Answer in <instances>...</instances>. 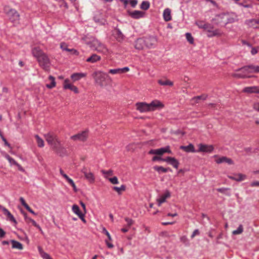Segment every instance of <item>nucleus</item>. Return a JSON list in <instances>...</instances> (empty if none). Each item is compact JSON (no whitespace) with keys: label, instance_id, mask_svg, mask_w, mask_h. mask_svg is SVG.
Here are the masks:
<instances>
[{"label":"nucleus","instance_id":"nucleus-1","mask_svg":"<svg viewBox=\"0 0 259 259\" xmlns=\"http://www.w3.org/2000/svg\"><path fill=\"white\" fill-rule=\"evenodd\" d=\"M196 24L199 28L203 29L207 32V36L209 37L219 36L222 34L221 31L219 29H213L211 24L205 23L202 21L197 22Z\"/></svg>","mask_w":259,"mask_h":259},{"label":"nucleus","instance_id":"nucleus-2","mask_svg":"<svg viewBox=\"0 0 259 259\" xmlns=\"http://www.w3.org/2000/svg\"><path fill=\"white\" fill-rule=\"evenodd\" d=\"M234 19L231 18L230 15L226 14H221L217 15L212 20L214 24L220 26H225L228 23H232Z\"/></svg>","mask_w":259,"mask_h":259},{"label":"nucleus","instance_id":"nucleus-3","mask_svg":"<svg viewBox=\"0 0 259 259\" xmlns=\"http://www.w3.org/2000/svg\"><path fill=\"white\" fill-rule=\"evenodd\" d=\"M90 47L93 50L104 55L110 54L108 48L99 40L94 38L90 43Z\"/></svg>","mask_w":259,"mask_h":259},{"label":"nucleus","instance_id":"nucleus-4","mask_svg":"<svg viewBox=\"0 0 259 259\" xmlns=\"http://www.w3.org/2000/svg\"><path fill=\"white\" fill-rule=\"evenodd\" d=\"M92 76L95 79V83L101 87H103L106 84V80L109 78L107 73L100 70L94 72Z\"/></svg>","mask_w":259,"mask_h":259},{"label":"nucleus","instance_id":"nucleus-5","mask_svg":"<svg viewBox=\"0 0 259 259\" xmlns=\"http://www.w3.org/2000/svg\"><path fill=\"white\" fill-rule=\"evenodd\" d=\"M44 137L49 145L56 151L61 146V143L58 137L53 133H48L44 135Z\"/></svg>","mask_w":259,"mask_h":259},{"label":"nucleus","instance_id":"nucleus-6","mask_svg":"<svg viewBox=\"0 0 259 259\" xmlns=\"http://www.w3.org/2000/svg\"><path fill=\"white\" fill-rule=\"evenodd\" d=\"M5 13L8 15L12 21H16L19 19L20 15L16 10L6 7L4 9Z\"/></svg>","mask_w":259,"mask_h":259},{"label":"nucleus","instance_id":"nucleus-7","mask_svg":"<svg viewBox=\"0 0 259 259\" xmlns=\"http://www.w3.org/2000/svg\"><path fill=\"white\" fill-rule=\"evenodd\" d=\"M166 153L169 154H171L172 153L169 146H166L164 147L156 149H151L149 152L150 154H154L159 156L162 155Z\"/></svg>","mask_w":259,"mask_h":259},{"label":"nucleus","instance_id":"nucleus-8","mask_svg":"<svg viewBox=\"0 0 259 259\" xmlns=\"http://www.w3.org/2000/svg\"><path fill=\"white\" fill-rule=\"evenodd\" d=\"M150 111H154L156 110H160L162 109L164 105V104L158 100H154L148 103Z\"/></svg>","mask_w":259,"mask_h":259},{"label":"nucleus","instance_id":"nucleus-9","mask_svg":"<svg viewBox=\"0 0 259 259\" xmlns=\"http://www.w3.org/2000/svg\"><path fill=\"white\" fill-rule=\"evenodd\" d=\"M39 65L46 70H48L50 67V60L48 56L44 54L37 60Z\"/></svg>","mask_w":259,"mask_h":259},{"label":"nucleus","instance_id":"nucleus-10","mask_svg":"<svg viewBox=\"0 0 259 259\" xmlns=\"http://www.w3.org/2000/svg\"><path fill=\"white\" fill-rule=\"evenodd\" d=\"M198 149L197 152L211 153L214 149V147L211 145H206L204 144H199L197 145Z\"/></svg>","mask_w":259,"mask_h":259},{"label":"nucleus","instance_id":"nucleus-11","mask_svg":"<svg viewBox=\"0 0 259 259\" xmlns=\"http://www.w3.org/2000/svg\"><path fill=\"white\" fill-rule=\"evenodd\" d=\"M88 137V132L87 131H83L76 135L71 137V139L73 141H85Z\"/></svg>","mask_w":259,"mask_h":259},{"label":"nucleus","instance_id":"nucleus-12","mask_svg":"<svg viewBox=\"0 0 259 259\" xmlns=\"http://www.w3.org/2000/svg\"><path fill=\"white\" fill-rule=\"evenodd\" d=\"M245 68V66L239 69L238 70L236 71L234 74L233 76L238 78H244V77H250L249 74L250 69L247 70H244V69Z\"/></svg>","mask_w":259,"mask_h":259},{"label":"nucleus","instance_id":"nucleus-13","mask_svg":"<svg viewBox=\"0 0 259 259\" xmlns=\"http://www.w3.org/2000/svg\"><path fill=\"white\" fill-rule=\"evenodd\" d=\"M163 161L171 165L175 168L177 169L180 165L179 161L174 157L167 156L163 159Z\"/></svg>","mask_w":259,"mask_h":259},{"label":"nucleus","instance_id":"nucleus-14","mask_svg":"<svg viewBox=\"0 0 259 259\" xmlns=\"http://www.w3.org/2000/svg\"><path fill=\"white\" fill-rule=\"evenodd\" d=\"M213 158H214L215 162L218 164L227 163L228 164L231 165L233 163L231 159L226 156L220 157L218 155H215L213 156Z\"/></svg>","mask_w":259,"mask_h":259},{"label":"nucleus","instance_id":"nucleus-15","mask_svg":"<svg viewBox=\"0 0 259 259\" xmlns=\"http://www.w3.org/2000/svg\"><path fill=\"white\" fill-rule=\"evenodd\" d=\"M127 14L131 18L134 19H139L145 16V12L139 10L128 11H127Z\"/></svg>","mask_w":259,"mask_h":259},{"label":"nucleus","instance_id":"nucleus-16","mask_svg":"<svg viewBox=\"0 0 259 259\" xmlns=\"http://www.w3.org/2000/svg\"><path fill=\"white\" fill-rule=\"evenodd\" d=\"M136 109L141 113L150 112L148 103L138 102L136 104Z\"/></svg>","mask_w":259,"mask_h":259},{"label":"nucleus","instance_id":"nucleus-17","mask_svg":"<svg viewBox=\"0 0 259 259\" xmlns=\"http://www.w3.org/2000/svg\"><path fill=\"white\" fill-rule=\"evenodd\" d=\"M81 172L84 174L85 179L90 183H94L95 177L94 175L90 170H88L85 168H83L81 170Z\"/></svg>","mask_w":259,"mask_h":259},{"label":"nucleus","instance_id":"nucleus-18","mask_svg":"<svg viewBox=\"0 0 259 259\" xmlns=\"http://www.w3.org/2000/svg\"><path fill=\"white\" fill-rule=\"evenodd\" d=\"M170 197V193L168 191H166L163 194L159 195L156 199L158 206L166 201V200Z\"/></svg>","mask_w":259,"mask_h":259},{"label":"nucleus","instance_id":"nucleus-19","mask_svg":"<svg viewBox=\"0 0 259 259\" xmlns=\"http://www.w3.org/2000/svg\"><path fill=\"white\" fill-rule=\"evenodd\" d=\"M145 46L149 48L154 47L157 42V38L155 37H149L144 39Z\"/></svg>","mask_w":259,"mask_h":259},{"label":"nucleus","instance_id":"nucleus-20","mask_svg":"<svg viewBox=\"0 0 259 259\" xmlns=\"http://www.w3.org/2000/svg\"><path fill=\"white\" fill-rule=\"evenodd\" d=\"M0 209L3 212L4 214L7 217L8 219H9V221L13 222L15 224H16L17 223L15 218L11 214V213L9 211L8 209H7L6 208L3 207V206H1Z\"/></svg>","mask_w":259,"mask_h":259},{"label":"nucleus","instance_id":"nucleus-21","mask_svg":"<svg viewBox=\"0 0 259 259\" xmlns=\"http://www.w3.org/2000/svg\"><path fill=\"white\" fill-rule=\"evenodd\" d=\"M130 68L128 67H124L121 68H115L109 69V72L112 74H122L129 71Z\"/></svg>","mask_w":259,"mask_h":259},{"label":"nucleus","instance_id":"nucleus-22","mask_svg":"<svg viewBox=\"0 0 259 259\" xmlns=\"http://www.w3.org/2000/svg\"><path fill=\"white\" fill-rule=\"evenodd\" d=\"M228 178L231 180L238 182H240L244 180L246 178V176L245 175L238 173L235 174L232 176H229Z\"/></svg>","mask_w":259,"mask_h":259},{"label":"nucleus","instance_id":"nucleus-23","mask_svg":"<svg viewBox=\"0 0 259 259\" xmlns=\"http://www.w3.org/2000/svg\"><path fill=\"white\" fill-rule=\"evenodd\" d=\"M180 149L184 151L185 152L187 153H196L197 152V150H195L194 148V146L191 144L190 143L187 146H181L180 147Z\"/></svg>","mask_w":259,"mask_h":259},{"label":"nucleus","instance_id":"nucleus-24","mask_svg":"<svg viewBox=\"0 0 259 259\" xmlns=\"http://www.w3.org/2000/svg\"><path fill=\"white\" fill-rule=\"evenodd\" d=\"M32 54L33 56L37 59L40 58L42 55L45 54L39 48H34L32 49Z\"/></svg>","mask_w":259,"mask_h":259},{"label":"nucleus","instance_id":"nucleus-25","mask_svg":"<svg viewBox=\"0 0 259 259\" xmlns=\"http://www.w3.org/2000/svg\"><path fill=\"white\" fill-rule=\"evenodd\" d=\"M144 38L138 39L135 44V47L137 50H142L145 46V42Z\"/></svg>","mask_w":259,"mask_h":259},{"label":"nucleus","instance_id":"nucleus-26","mask_svg":"<svg viewBox=\"0 0 259 259\" xmlns=\"http://www.w3.org/2000/svg\"><path fill=\"white\" fill-rule=\"evenodd\" d=\"M113 35L114 37L116 39V40L118 41H121L124 39V35L121 32V31L118 29H116L114 32Z\"/></svg>","mask_w":259,"mask_h":259},{"label":"nucleus","instance_id":"nucleus-27","mask_svg":"<svg viewBox=\"0 0 259 259\" xmlns=\"http://www.w3.org/2000/svg\"><path fill=\"white\" fill-rule=\"evenodd\" d=\"M86 75L87 74L84 73H74L71 75V78L73 81H76L85 77Z\"/></svg>","mask_w":259,"mask_h":259},{"label":"nucleus","instance_id":"nucleus-28","mask_svg":"<svg viewBox=\"0 0 259 259\" xmlns=\"http://www.w3.org/2000/svg\"><path fill=\"white\" fill-rule=\"evenodd\" d=\"M163 18L165 21H169L171 20V10L169 8H166L164 10Z\"/></svg>","mask_w":259,"mask_h":259},{"label":"nucleus","instance_id":"nucleus-29","mask_svg":"<svg viewBox=\"0 0 259 259\" xmlns=\"http://www.w3.org/2000/svg\"><path fill=\"white\" fill-rule=\"evenodd\" d=\"M101 59V58L100 56L94 54H93L91 57H89L86 61L88 62L94 63L100 61Z\"/></svg>","mask_w":259,"mask_h":259},{"label":"nucleus","instance_id":"nucleus-30","mask_svg":"<svg viewBox=\"0 0 259 259\" xmlns=\"http://www.w3.org/2000/svg\"><path fill=\"white\" fill-rule=\"evenodd\" d=\"M38 252L43 259H53L47 252H45L40 246L38 247Z\"/></svg>","mask_w":259,"mask_h":259},{"label":"nucleus","instance_id":"nucleus-31","mask_svg":"<svg viewBox=\"0 0 259 259\" xmlns=\"http://www.w3.org/2000/svg\"><path fill=\"white\" fill-rule=\"evenodd\" d=\"M243 92L248 93H258L259 89L255 86L248 87L244 88Z\"/></svg>","mask_w":259,"mask_h":259},{"label":"nucleus","instance_id":"nucleus-32","mask_svg":"<svg viewBox=\"0 0 259 259\" xmlns=\"http://www.w3.org/2000/svg\"><path fill=\"white\" fill-rule=\"evenodd\" d=\"M250 69V73H258L259 72V66L249 65L245 66L244 70H247Z\"/></svg>","mask_w":259,"mask_h":259},{"label":"nucleus","instance_id":"nucleus-33","mask_svg":"<svg viewBox=\"0 0 259 259\" xmlns=\"http://www.w3.org/2000/svg\"><path fill=\"white\" fill-rule=\"evenodd\" d=\"M49 80L50 81V83H47L46 84V87L48 89H52V88L55 87L56 85V81H55V77H54L52 75H50L49 76Z\"/></svg>","mask_w":259,"mask_h":259},{"label":"nucleus","instance_id":"nucleus-34","mask_svg":"<svg viewBox=\"0 0 259 259\" xmlns=\"http://www.w3.org/2000/svg\"><path fill=\"white\" fill-rule=\"evenodd\" d=\"M246 23L249 26L254 28L259 27V19L258 20L254 19L249 20L247 21Z\"/></svg>","mask_w":259,"mask_h":259},{"label":"nucleus","instance_id":"nucleus-35","mask_svg":"<svg viewBox=\"0 0 259 259\" xmlns=\"http://www.w3.org/2000/svg\"><path fill=\"white\" fill-rule=\"evenodd\" d=\"M12 245V248L18 249L19 250L23 249V245L19 242L12 240L11 241Z\"/></svg>","mask_w":259,"mask_h":259},{"label":"nucleus","instance_id":"nucleus-36","mask_svg":"<svg viewBox=\"0 0 259 259\" xmlns=\"http://www.w3.org/2000/svg\"><path fill=\"white\" fill-rule=\"evenodd\" d=\"M158 83L161 85H168V86H172L173 82L168 80V79H159L158 80Z\"/></svg>","mask_w":259,"mask_h":259},{"label":"nucleus","instance_id":"nucleus-37","mask_svg":"<svg viewBox=\"0 0 259 259\" xmlns=\"http://www.w3.org/2000/svg\"><path fill=\"white\" fill-rule=\"evenodd\" d=\"M26 223H32V224L37 229H38L39 230V231L40 232V233L41 234H44V232L42 230L40 226L38 224H37V223L33 219H32L31 218H30V219H28V221L26 222Z\"/></svg>","mask_w":259,"mask_h":259},{"label":"nucleus","instance_id":"nucleus-38","mask_svg":"<svg viewBox=\"0 0 259 259\" xmlns=\"http://www.w3.org/2000/svg\"><path fill=\"white\" fill-rule=\"evenodd\" d=\"M35 138L36 139L38 147L40 148L44 147L45 146V143L43 139L37 135H35Z\"/></svg>","mask_w":259,"mask_h":259},{"label":"nucleus","instance_id":"nucleus-39","mask_svg":"<svg viewBox=\"0 0 259 259\" xmlns=\"http://www.w3.org/2000/svg\"><path fill=\"white\" fill-rule=\"evenodd\" d=\"M153 168L159 173L166 172L170 170L169 168H164L161 166H155Z\"/></svg>","mask_w":259,"mask_h":259},{"label":"nucleus","instance_id":"nucleus-40","mask_svg":"<svg viewBox=\"0 0 259 259\" xmlns=\"http://www.w3.org/2000/svg\"><path fill=\"white\" fill-rule=\"evenodd\" d=\"M72 210L75 214H76L78 217H79L80 215L83 214L82 213L79 209V207L76 204H74L72 206Z\"/></svg>","mask_w":259,"mask_h":259},{"label":"nucleus","instance_id":"nucleus-41","mask_svg":"<svg viewBox=\"0 0 259 259\" xmlns=\"http://www.w3.org/2000/svg\"><path fill=\"white\" fill-rule=\"evenodd\" d=\"M101 172L104 175V178L108 180L109 179V176H111L113 175V171L112 170H102Z\"/></svg>","mask_w":259,"mask_h":259},{"label":"nucleus","instance_id":"nucleus-42","mask_svg":"<svg viewBox=\"0 0 259 259\" xmlns=\"http://www.w3.org/2000/svg\"><path fill=\"white\" fill-rule=\"evenodd\" d=\"M113 189L117 192L118 194H121L122 191H125V186L122 185L120 187H114Z\"/></svg>","mask_w":259,"mask_h":259},{"label":"nucleus","instance_id":"nucleus-43","mask_svg":"<svg viewBox=\"0 0 259 259\" xmlns=\"http://www.w3.org/2000/svg\"><path fill=\"white\" fill-rule=\"evenodd\" d=\"M150 7V3L148 1H143L140 6V8L144 10H147Z\"/></svg>","mask_w":259,"mask_h":259},{"label":"nucleus","instance_id":"nucleus-44","mask_svg":"<svg viewBox=\"0 0 259 259\" xmlns=\"http://www.w3.org/2000/svg\"><path fill=\"white\" fill-rule=\"evenodd\" d=\"M67 89H69L73 91L75 94L79 93V90L78 88L72 83L70 84L69 85H67Z\"/></svg>","mask_w":259,"mask_h":259},{"label":"nucleus","instance_id":"nucleus-45","mask_svg":"<svg viewBox=\"0 0 259 259\" xmlns=\"http://www.w3.org/2000/svg\"><path fill=\"white\" fill-rule=\"evenodd\" d=\"M243 231V228L242 225H240L238 228L232 232L233 235H238L241 234Z\"/></svg>","mask_w":259,"mask_h":259},{"label":"nucleus","instance_id":"nucleus-46","mask_svg":"<svg viewBox=\"0 0 259 259\" xmlns=\"http://www.w3.org/2000/svg\"><path fill=\"white\" fill-rule=\"evenodd\" d=\"M217 190L223 194H225L226 195H229V191L230 190L229 188H220L217 189Z\"/></svg>","mask_w":259,"mask_h":259},{"label":"nucleus","instance_id":"nucleus-47","mask_svg":"<svg viewBox=\"0 0 259 259\" xmlns=\"http://www.w3.org/2000/svg\"><path fill=\"white\" fill-rule=\"evenodd\" d=\"M186 37L187 41L189 42L191 44H193L194 43V39L191 33H186Z\"/></svg>","mask_w":259,"mask_h":259},{"label":"nucleus","instance_id":"nucleus-48","mask_svg":"<svg viewBox=\"0 0 259 259\" xmlns=\"http://www.w3.org/2000/svg\"><path fill=\"white\" fill-rule=\"evenodd\" d=\"M108 180L112 184H118L119 183V181L116 177H114L113 178H109Z\"/></svg>","mask_w":259,"mask_h":259},{"label":"nucleus","instance_id":"nucleus-49","mask_svg":"<svg viewBox=\"0 0 259 259\" xmlns=\"http://www.w3.org/2000/svg\"><path fill=\"white\" fill-rule=\"evenodd\" d=\"M60 48L61 49L64 51H68L69 49L68 48V46L66 44L63 42L61 43L60 45Z\"/></svg>","mask_w":259,"mask_h":259},{"label":"nucleus","instance_id":"nucleus-50","mask_svg":"<svg viewBox=\"0 0 259 259\" xmlns=\"http://www.w3.org/2000/svg\"><path fill=\"white\" fill-rule=\"evenodd\" d=\"M71 83L70 82V80L68 78L64 79L63 82V89L65 90H67V85H69Z\"/></svg>","mask_w":259,"mask_h":259},{"label":"nucleus","instance_id":"nucleus-51","mask_svg":"<svg viewBox=\"0 0 259 259\" xmlns=\"http://www.w3.org/2000/svg\"><path fill=\"white\" fill-rule=\"evenodd\" d=\"M125 221L127 223V227L128 228H130L133 224V221L131 219L126 218L125 219Z\"/></svg>","mask_w":259,"mask_h":259},{"label":"nucleus","instance_id":"nucleus-52","mask_svg":"<svg viewBox=\"0 0 259 259\" xmlns=\"http://www.w3.org/2000/svg\"><path fill=\"white\" fill-rule=\"evenodd\" d=\"M128 2L133 8H135L138 4L137 0H129Z\"/></svg>","mask_w":259,"mask_h":259},{"label":"nucleus","instance_id":"nucleus-53","mask_svg":"<svg viewBox=\"0 0 259 259\" xmlns=\"http://www.w3.org/2000/svg\"><path fill=\"white\" fill-rule=\"evenodd\" d=\"M20 201L22 204V205H23L24 207L25 208H27V206H28L29 205L25 202V201L24 200V199L23 198V197H20Z\"/></svg>","mask_w":259,"mask_h":259},{"label":"nucleus","instance_id":"nucleus-54","mask_svg":"<svg viewBox=\"0 0 259 259\" xmlns=\"http://www.w3.org/2000/svg\"><path fill=\"white\" fill-rule=\"evenodd\" d=\"M163 159L164 158H163L160 156H155L152 158V160L153 161H158V160H161V161H163Z\"/></svg>","mask_w":259,"mask_h":259},{"label":"nucleus","instance_id":"nucleus-55","mask_svg":"<svg viewBox=\"0 0 259 259\" xmlns=\"http://www.w3.org/2000/svg\"><path fill=\"white\" fill-rule=\"evenodd\" d=\"M68 52L71 53L72 54L76 55H78L79 54L78 52L76 50L74 49H69V50H68Z\"/></svg>","mask_w":259,"mask_h":259},{"label":"nucleus","instance_id":"nucleus-56","mask_svg":"<svg viewBox=\"0 0 259 259\" xmlns=\"http://www.w3.org/2000/svg\"><path fill=\"white\" fill-rule=\"evenodd\" d=\"M105 242L108 248H112L114 247V245H113V244L111 243V242H110L109 241H108L107 240H105Z\"/></svg>","mask_w":259,"mask_h":259},{"label":"nucleus","instance_id":"nucleus-57","mask_svg":"<svg viewBox=\"0 0 259 259\" xmlns=\"http://www.w3.org/2000/svg\"><path fill=\"white\" fill-rule=\"evenodd\" d=\"M8 161L11 165H15L17 162L12 157L9 159Z\"/></svg>","mask_w":259,"mask_h":259},{"label":"nucleus","instance_id":"nucleus-58","mask_svg":"<svg viewBox=\"0 0 259 259\" xmlns=\"http://www.w3.org/2000/svg\"><path fill=\"white\" fill-rule=\"evenodd\" d=\"M258 48H253L251 49V53L252 54V55H255L258 52Z\"/></svg>","mask_w":259,"mask_h":259},{"label":"nucleus","instance_id":"nucleus-59","mask_svg":"<svg viewBox=\"0 0 259 259\" xmlns=\"http://www.w3.org/2000/svg\"><path fill=\"white\" fill-rule=\"evenodd\" d=\"M60 173L62 176V177H63V178H64L66 179V180L69 179L68 176L66 174H65L62 169H60Z\"/></svg>","mask_w":259,"mask_h":259},{"label":"nucleus","instance_id":"nucleus-60","mask_svg":"<svg viewBox=\"0 0 259 259\" xmlns=\"http://www.w3.org/2000/svg\"><path fill=\"white\" fill-rule=\"evenodd\" d=\"M60 173L62 176V177H63V178H64L66 179V180L69 179L68 176L66 174H65L62 169H60Z\"/></svg>","mask_w":259,"mask_h":259},{"label":"nucleus","instance_id":"nucleus-61","mask_svg":"<svg viewBox=\"0 0 259 259\" xmlns=\"http://www.w3.org/2000/svg\"><path fill=\"white\" fill-rule=\"evenodd\" d=\"M1 138L3 140V141L4 142L5 145L6 146H7L8 147L11 148L10 145L7 141L6 139L5 138V137L3 136V135H1Z\"/></svg>","mask_w":259,"mask_h":259},{"label":"nucleus","instance_id":"nucleus-62","mask_svg":"<svg viewBox=\"0 0 259 259\" xmlns=\"http://www.w3.org/2000/svg\"><path fill=\"white\" fill-rule=\"evenodd\" d=\"M250 186L251 187H259V182L254 181L251 183Z\"/></svg>","mask_w":259,"mask_h":259},{"label":"nucleus","instance_id":"nucleus-63","mask_svg":"<svg viewBox=\"0 0 259 259\" xmlns=\"http://www.w3.org/2000/svg\"><path fill=\"white\" fill-rule=\"evenodd\" d=\"M199 232L198 230H197V229L193 231V233L192 234V235H191V238H194L196 235H198V234H199Z\"/></svg>","mask_w":259,"mask_h":259},{"label":"nucleus","instance_id":"nucleus-64","mask_svg":"<svg viewBox=\"0 0 259 259\" xmlns=\"http://www.w3.org/2000/svg\"><path fill=\"white\" fill-rule=\"evenodd\" d=\"M253 108L259 112V103H257L254 104Z\"/></svg>","mask_w":259,"mask_h":259}]
</instances>
